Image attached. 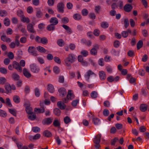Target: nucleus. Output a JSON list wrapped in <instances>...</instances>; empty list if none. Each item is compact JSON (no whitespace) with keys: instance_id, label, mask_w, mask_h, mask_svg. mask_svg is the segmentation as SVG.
Masks as SVG:
<instances>
[{"instance_id":"f257e3e1","label":"nucleus","mask_w":149,"mask_h":149,"mask_svg":"<svg viewBox=\"0 0 149 149\" xmlns=\"http://www.w3.org/2000/svg\"><path fill=\"white\" fill-rule=\"evenodd\" d=\"M76 59L75 56L73 54H69L65 60L66 65L69 69L71 68L70 65L74 63Z\"/></svg>"},{"instance_id":"f03ea898","label":"nucleus","mask_w":149,"mask_h":149,"mask_svg":"<svg viewBox=\"0 0 149 149\" xmlns=\"http://www.w3.org/2000/svg\"><path fill=\"white\" fill-rule=\"evenodd\" d=\"M30 67L31 70L33 73H37L40 70V69L38 66L34 63L31 64Z\"/></svg>"},{"instance_id":"7ed1b4c3","label":"nucleus","mask_w":149,"mask_h":149,"mask_svg":"<svg viewBox=\"0 0 149 149\" xmlns=\"http://www.w3.org/2000/svg\"><path fill=\"white\" fill-rule=\"evenodd\" d=\"M65 5L63 2L58 3L57 6V8L58 11L60 13H63L64 12V8Z\"/></svg>"},{"instance_id":"20e7f679","label":"nucleus","mask_w":149,"mask_h":149,"mask_svg":"<svg viewBox=\"0 0 149 149\" xmlns=\"http://www.w3.org/2000/svg\"><path fill=\"white\" fill-rule=\"evenodd\" d=\"M53 118L51 117L45 118L43 119L42 121V124L43 125H49L52 122Z\"/></svg>"},{"instance_id":"39448f33","label":"nucleus","mask_w":149,"mask_h":149,"mask_svg":"<svg viewBox=\"0 0 149 149\" xmlns=\"http://www.w3.org/2000/svg\"><path fill=\"white\" fill-rule=\"evenodd\" d=\"M36 48L33 46H30L28 49V52L29 53L32 55L36 56L37 55V54L36 52Z\"/></svg>"},{"instance_id":"423d86ee","label":"nucleus","mask_w":149,"mask_h":149,"mask_svg":"<svg viewBox=\"0 0 149 149\" xmlns=\"http://www.w3.org/2000/svg\"><path fill=\"white\" fill-rule=\"evenodd\" d=\"M13 66L19 72H21L22 71V68L20 65L16 61H14L13 62Z\"/></svg>"},{"instance_id":"0eeeda50","label":"nucleus","mask_w":149,"mask_h":149,"mask_svg":"<svg viewBox=\"0 0 149 149\" xmlns=\"http://www.w3.org/2000/svg\"><path fill=\"white\" fill-rule=\"evenodd\" d=\"M133 8V6L130 4H126L123 7V9L124 11L127 13L130 12Z\"/></svg>"},{"instance_id":"6e6552de","label":"nucleus","mask_w":149,"mask_h":149,"mask_svg":"<svg viewBox=\"0 0 149 149\" xmlns=\"http://www.w3.org/2000/svg\"><path fill=\"white\" fill-rule=\"evenodd\" d=\"M27 29L28 31L31 33H36V31L34 30L33 25L31 24L30 23L27 25Z\"/></svg>"},{"instance_id":"1a4fd4ad","label":"nucleus","mask_w":149,"mask_h":149,"mask_svg":"<svg viewBox=\"0 0 149 149\" xmlns=\"http://www.w3.org/2000/svg\"><path fill=\"white\" fill-rule=\"evenodd\" d=\"M81 42L83 44H84L90 47L92 45V42L90 40H86L84 38L82 39L81 40Z\"/></svg>"},{"instance_id":"9d476101","label":"nucleus","mask_w":149,"mask_h":149,"mask_svg":"<svg viewBox=\"0 0 149 149\" xmlns=\"http://www.w3.org/2000/svg\"><path fill=\"white\" fill-rule=\"evenodd\" d=\"M101 138V135L100 134H99L95 136L93 142L95 144H98L99 143Z\"/></svg>"},{"instance_id":"9b49d317","label":"nucleus","mask_w":149,"mask_h":149,"mask_svg":"<svg viewBox=\"0 0 149 149\" xmlns=\"http://www.w3.org/2000/svg\"><path fill=\"white\" fill-rule=\"evenodd\" d=\"M23 72L24 75L27 78H30L31 77V75L30 72L26 68H24L23 70Z\"/></svg>"},{"instance_id":"f8f14e48","label":"nucleus","mask_w":149,"mask_h":149,"mask_svg":"<svg viewBox=\"0 0 149 149\" xmlns=\"http://www.w3.org/2000/svg\"><path fill=\"white\" fill-rule=\"evenodd\" d=\"M148 107L147 105L145 104H143L140 105L139 109L142 112H144L147 110Z\"/></svg>"},{"instance_id":"ddd939ff","label":"nucleus","mask_w":149,"mask_h":149,"mask_svg":"<svg viewBox=\"0 0 149 149\" xmlns=\"http://www.w3.org/2000/svg\"><path fill=\"white\" fill-rule=\"evenodd\" d=\"M99 76L100 79L102 80H104L106 78V74L105 72L102 71L99 72Z\"/></svg>"},{"instance_id":"4468645a","label":"nucleus","mask_w":149,"mask_h":149,"mask_svg":"<svg viewBox=\"0 0 149 149\" xmlns=\"http://www.w3.org/2000/svg\"><path fill=\"white\" fill-rule=\"evenodd\" d=\"M1 40L3 42H10L11 41L10 38H8L5 35H2L1 37Z\"/></svg>"},{"instance_id":"2eb2a0df","label":"nucleus","mask_w":149,"mask_h":149,"mask_svg":"<svg viewBox=\"0 0 149 149\" xmlns=\"http://www.w3.org/2000/svg\"><path fill=\"white\" fill-rule=\"evenodd\" d=\"M4 88L6 92H5L6 93L8 94L9 93H11V86L10 84H6L4 86Z\"/></svg>"},{"instance_id":"dca6fc26","label":"nucleus","mask_w":149,"mask_h":149,"mask_svg":"<svg viewBox=\"0 0 149 149\" xmlns=\"http://www.w3.org/2000/svg\"><path fill=\"white\" fill-rule=\"evenodd\" d=\"M49 22L52 24L56 25L58 23V20L55 17H53L50 19Z\"/></svg>"},{"instance_id":"f3484780","label":"nucleus","mask_w":149,"mask_h":149,"mask_svg":"<svg viewBox=\"0 0 149 149\" xmlns=\"http://www.w3.org/2000/svg\"><path fill=\"white\" fill-rule=\"evenodd\" d=\"M57 105L58 107L61 110L64 109L66 107L65 105L63 103H62L61 101L58 102Z\"/></svg>"},{"instance_id":"a211bd4d","label":"nucleus","mask_w":149,"mask_h":149,"mask_svg":"<svg viewBox=\"0 0 149 149\" xmlns=\"http://www.w3.org/2000/svg\"><path fill=\"white\" fill-rule=\"evenodd\" d=\"M94 74L95 77L96 76V74L94 72L91 70H89L87 72V74L85 75V77L87 81H89L90 77L91 75Z\"/></svg>"},{"instance_id":"6ab92c4d","label":"nucleus","mask_w":149,"mask_h":149,"mask_svg":"<svg viewBox=\"0 0 149 149\" xmlns=\"http://www.w3.org/2000/svg\"><path fill=\"white\" fill-rule=\"evenodd\" d=\"M58 92L61 94L60 95L62 96H64L67 93L65 89L64 88H61L59 89Z\"/></svg>"},{"instance_id":"aec40b11","label":"nucleus","mask_w":149,"mask_h":149,"mask_svg":"<svg viewBox=\"0 0 149 149\" xmlns=\"http://www.w3.org/2000/svg\"><path fill=\"white\" fill-rule=\"evenodd\" d=\"M43 135L47 137H50L52 136V133L48 130H45L43 132Z\"/></svg>"},{"instance_id":"412c9836","label":"nucleus","mask_w":149,"mask_h":149,"mask_svg":"<svg viewBox=\"0 0 149 149\" xmlns=\"http://www.w3.org/2000/svg\"><path fill=\"white\" fill-rule=\"evenodd\" d=\"M26 113L28 114L32 115L33 113V109L30 106H27L26 108Z\"/></svg>"},{"instance_id":"4be33fe9","label":"nucleus","mask_w":149,"mask_h":149,"mask_svg":"<svg viewBox=\"0 0 149 149\" xmlns=\"http://www.w3.org/2000/svg\"><path fill=\"white\" fill-rule=\"evenodd\" d=\"M62 26L67 31V32L68 33L70 34L72 33V30L69 26L65 24L63 25Z\"/></svg>"},{"instance_id":"5701e85b","label":"nucleus","mask_w":149,"mask_h":149,"mask_svg":"<svg viewBox=\"0 0 149 149\" xmlns=\"http://www.w3.org/2000/svg\"><path fill=\"white\" fill-rule=\"evenodd\" d=\"M72 91L71 90H69L68 91V93L67 95V97L70 99V100H72L74 98V95L73 93H72Z\"/></svg>"},{"instance_id":"b1692460","label":"nucleus","mask_w":149,"mask_h":149,"mask_svg":"<svg viewBox=\"0 0 149 149\" xmlns=\"http://www.w3.org/2000/svg\"><path fill=\"white\" fill-rule=\"evenodd\" d=\"M53 125L56 127H58V128L60 127L61 124L60 122L57 120H55L53 122Z\"/></svg>"},{"instance_id":"393cba45","label":"nucleus","mask_w":149,"mask_h":149,"mask_svg":"<svg viewBox=\"0 0 149 149\" xmlns=\"http://www.w3.org/2000/svg\"><path fill=\"white\" fill-rule=\"evenodd\" d=\"M34 111L35 112H37V113H43L45 112V109L44 107L41 109L35 108Z\"/></svg>"},{"instance_id":"a878e982","label":"nucleus","mask_w":149,"mask_h":149,"mask_svg":"<svg viewBox=\"0 0 149 149\" xmlns=\"http://www.w3.org/2000/svg\"><path fill=\"white\" fill-rule=\"evenodd\" d=\"M55 25L51 24L47 26L46 29L49 31H54L55 30Z\"/></svg>"},{"instance_id":"bb28decb","label":"nucleus","mask_w":149,"mask_h":149,"mask_svg":"<svg viewBox=\"0 0 149 149\" xmlns=\"http://www.w3.org/2000/svg\"><path fill=\"white\" fill-rule=\"evenodd\" d=\"M37 50L41 53H45L46 51V50L43 47L39 46L36 48Z\"/></svg>"},{"instance_id":"cd10ccee","label":"nucleus","mask_w":149,"mask_h":149,"mask_svg":"<svg viewBox=\"0 0 149 149\" xmlns=\"http://www.w3.org/2000/svg\"><path fill=\"white\" fill-rule=\"evenodd\" d=\"M3 23L5 26H8L10 25V20L8 18H5L3 20Z\"/></svg>"},{"instance_id":"c85d7f7f","label":"nucleus","mask_w":149,"mask_h":149,"mask_svg":"<svg viewBox=\"0 0 149 149\" xmlns=\"http://www.w3.org/2000/svg\"><path fill=\"white\" fill-rule=\"evenodd\" d=\"M73 18L75 20H80L81 19V16L79 14L76 13L73 15Z\"/></svg>"},{"instance_id":"c756f323","label":"nucleus","mask_w":149,"mask_h":149,"mask_svg":"<svg viewBox=\"0 0 149 149\" xmlns=\"http://www.w3.org/2000/svg\"><path fill=\"white\" fill-rule=\"evenodd\" d=\"M47 90L51 93H53L54 91V86L52 84H49L48 85Z\"/></svg>"},{"instance_id":"7c9ffc66","label":"nucleus","mask_w":149,"mask_h":149,"mask_svg":"<svg viewBox=\"0 0 149 149\" xmlns=\"http://www.w3.org/2000/svg\"><path fill=\"white\" fill-rule=\"evenodd\" d=\"M54 113L56 116H59L60 115L61 111L59 109L55 108L54 109Z\"/></svg>"},{"instance_id":"2f4dec72","label":"nucleus","mask_w":149,"mask_h":149,"mask_svg":"<svg viewBox=\"0 0 149 149\" xmlns=\"http://www.w3.org/2000/svg\"><path fill=\"white\" fill-rule=\"evenodd\" d=\"M13 79L15 81H17L19 80L20 77L19 76L15 73H13L12 74Z\"/></svg>"},{"instance_id":"473e14b6","label":"nucleus","mask_w":149,"mask_h":149,"mask_svg":"<svg viewBox=\"0 0 149 149\" xmlns=\"http://www.w3.org/2000/svg\"><path fill=\"white\" fill-rule=\"evenodd\" d=\"M13 100L16 103H18L20 102V99L19 97L17 95H15L13 97Z\"/></svg>"},{"instance_id":"72a5a7b5","label":"nucleus","mask_w":149,"mask_h":149,"mask_svg":"<svg viewBox=\"0 0 149 149\" xmlns=\"http://www.w3.org/2000/svg\"><path fill=\"white\" fill-rule=\"evenodd\" d=\"M8 15L7 12L5 10H0V16L1 17H5Z\"/></svg>"},{"instance_id":"f704fd0d","label":"nucleus","mask_w":149,"mask_h":149,"mask_svg":"<svg viewBox=\"0 0 149 149\" xmlns=\"http://www.w3.org/2000/svg\"><path fill=\"white\" fill-rule=\"evenodd\" d=\"M143 45V42L142 40H140L137 44V49H140Z\"/></svg>"},{"instance_id":"c9c22d12","label":"nucleus","mask_w":149,"mask_h":149,"mask_svg":"<svg viewBox=\"0 0 149 149\" xmlns=\"http://www.w3.org/2000/svg\"><path fill=\"white\" fill-rule=\"evenodd\" d=\"M36 15L37 18H41L43 16V14L40 10H38L36 12Z\"/></svg>"},{"instance_id":"e433bc0d","label":"nucleus","mask_w":149,"mask_h":149,"mask_svg":"<svg viewBox=\"0 0 149 149\" xmlns=\"http://www.w3.org/2000/svg\"><path fill=\"white\" fill-rule=\"evenodd\" d=\"M47 42L48 40L46 38L44 37L41 38L40 43H41L44 45H46Z\"/></svg>"},{"instance_id":"4c0bfd02","label":"nucleus","mask_w":149,"mask_h":149,"mask_svg":"<svg viewBox=\"0 0 149 149\" xmlns=\"http://www.w3.org/2000/svg\"><path fill=\"white\" fill-rule=\"evenodd\" d=\"M90 95L92 98H95L97 97L98 94L96 91H93L91 93Z\"/></svg>"},{"instance_id":"58836bf2","label":"nucleus","mask_w":149,"mask_h":149,"mask_svg":"<svg viewBox=\"0 0 149 149\" xmlns=\"http://www.w3.org/2000/svg\"><path fill=\"white\" fill-rule=\"evenodd\" d=\"M58 45L60 47H62L64 45V42L62 39H59L57 41Z\"/></svg>"},{"instance_id":"ea45409f","label":"nucleus","mask_w":149,"mask_h":149,"mask_svg":"<svg viewBox=\"0 0 149 149\" xmlns=\"http://www.w3.org/2000/svg\"><path fill=\"white\" fill-rule=\"evenodd\" d=\"M21 20L23 22H26L27 23H29L30 22L29 18L26 17L24 16L21 18Z\"/></svg>"},{"instance_id":"a19ab883","label":"nucleus","mask_w":149,"mask_h":149,"mask_svg":"<svg viewBox=\"0 0 149 149\" xmlns=\"http://www.w3.org/2000/svg\"><path fill=\"white\" fill-rule=\"evenodd\" d=\"M35 95L37 97H38L40 96V93L38 88H36L35 89Z\"/></svg>"},{"instance_id":"79ce46f5","label":"nucleus","mask_w":149,"mask_h":149,"mask_svg":"<svg viewBox=\"0 0 149 149\" xmlns=\"http://www.w3.org/2000/svg\"><path fill=\"white\" fill-rule=\"evenodd\" d=\"M93 122L95 125H97L100 121V120L97 118L92 117Z\"/></svg>"},{"instance_id":"37998d69","label":"nucleus","mask_w":149,"mask_h":149,"mask_svg":"<svg viewBox=\"0 0 149 149\" xmlns=\"http://www.w3.org/2000/svg\"><path fill=\"white\" fill-rule=\"evenodd\" d=\"M97 50L95 49L94 48H92L91 49L90 52L91 54L92 55L95 56L97 54Z\"/></svg>"},{"instance_id":"c03bdc74","label":"nucleus","mask_w":149,"mask_h":149,"mask_svg":"<svg viewBox=\"0 0 149 149\" xmlns=\"http://www.w3.org/2000/svg\"><path fill=\"white\" fill-rule=\"evenodd\" d=\"M9 112L15 116H16L17 111L13 109H8Z\"/></svg>"},{"instance_id":"a18cd8bd","label":"nucleus","mask_w":149,"mask_h":149,"mask_svg":"<svg viewBox=\"0 0 149 149\" xmlns=\"http://www.w3.org/2000/svg\"><path fill=\"white\" fill-rule=\"evenodd\" d=\"M0 72L2 74H6L7 73V70L3 67L0 68Z\"/></svg>"},{"instance_id":"49530a36","label":"nucleus","mask_w":149,"mask_h":149,"mask_svg":"<svg viewBox=\"0 0 149 149\" xmlns=\"http://www.w3.org/2000/svg\"><path fill=\"white\" fill-rule=\"evenodd\" d=\"M101 26L103 28L106 29L108 27L109 24L107 22H102Z\"/></svg>"},{"instance_id":"de8ad7c7","label":"nucleus","mask_w":149,"mask_h":149,"mask_svg":"<svg viewBox=\"0 0 149 149\" xmlns=\"http://www.w3.org/2000/svg\"><path fill=\"white\" fill-rule=\"evenodd\" d=\"M17 14L18 16L21 18L24 16L23 12L21 10H18L17 12Z\"/></svg>"},{"instance_id":"09e8293b","label":"nucleus","mask_w":149,"mask_h":149,"mask_svg":"<svg viewBox=\"0 0 149 149\" xmlns=\"http://www.w3.org/2000/svg\"><path fill=\"white\" fill-rule=\"evenodd\" d=\"M124 26L125 28L126 29L129 25V21L127 18H126L124 20Z\"/></svg>"},{"instance_id":"8fccbe9b","label":"nucleus","mask_w":149,"mask_h":149,"mask_svg":"<svg viewBox=\"0 0 149 149\" xmlns=\"http://www.w3.org/2000/svg\"><path fill=\"white\" fill-rule=\"evenodd\" d=\"M71 121V120L68 116H66L64 119V121L66 124H67L69 123Z\"/></svg>"},{"instance_id":"3c124183","label":"nucleus","mask_w":149,"mask_h":149,"mask_svg":"<svg viewBox=\"0 0 149 149\" xmlns=\"http://www.w3.org/2000/svg\"><path fill=\"white\" fill-rule=\"evenodd\" d=\"M32 130L34 132H39L40 131V129L38 127H33L32 128Z\"/></svg>"},{"instance_id":"603ef678","label":"nucleus","mask_w":149,"mask_h":149,"mask_svg":"<svg viewBox=\"0 0 149 149\" xmlns=\"http://www.w3.org/2000/svg\"><path fill=\"white\" fill-rule=\"evenodd\" d=\"M6 104L10 107H12L13 106L11 103L10 99L8 98H6Z\"/></svg>"},{"instance_id":"864d4df0","label":"nucleus","mask_w":149,"mask_h":149,"mask_svg":"<svg viewBox=\"0 0 149 149\" xmlns=\"http://www.w3.org/2000/svg\"><path fill=\"white\" fill-rule=\"evenodd\" d=\"M88 13V12L87 9H83L81 11V14L84 16H87Z\"/></svg>"},{"instance_id":"5fc2aeb1","label":"nucleus","mask_w":149,"mask_h":149,"mask_svg":"<svg viewBox=\"0 0 149 149\" xmlns=\"http://www.w3.org/2000/svg\"><path fill=\"white\" fill-rule=\"evenodd\" d=\"M103 115L105 116H108L109 114V111L107 109H105L104 110L103 112Z\"/></svg>"},{"instance_id":"6e6d98bb","label":"nucleus","mask_w":149,"mask_h":149,"mask_svg":"<svg viewBox=\"0 0 149 149\" xmlns=\"http://www.w3.org/2000/svg\"><path fill=\"white\" fill-rule=\"evenodd\" d=\"M6 81V79L4 77H0V84H4Z\"/></svg>"},{"instance_id":"4d7b16f0","label":"nucleus","mask_w":149,"mask_h":149,"mask_svg":"<svg viewBox=\"0 0 149 149\" xmlns=\"http://www.w3.org/2000/svg\"><path fill=\"white\" fill-rule=\"evenodd\" d=\"M142 95L145 97H146L147 95V91L146 89L142 88L141 89Z\"/></svg>"},{"instance_id":"13d9d810","label":"nucleus","mask_w":149,"mask_h":149,"mask_svg":"<svg viewBox=\"0 0 149 149\" xmlns=\"http://www.w3.org/2000/svg\"><path fill=\"white\" fill-rule=\"evenodd\" d=\"M54 61L58 64H61V61L60 59L57 56H55L54 58Z\"/></svg>"},{"instance_id":"bf43d9fd","label":"nucleus","mask_w":149,"mask_h":149,"mask_svg":"<svg viewBox=\"0 0 149 149\" xmlns=\"http://www.w3.org/2000/svg\"><path fill=\"white\" fill-rule=\"evenodd\" d=\"M69 21L68 18L66 17L63 18L62 19V22L64 24L68 23Z\"/></svg>"},{"instance_id":"052dcab7","label":"nucleus","mask_w":149,"mask_h":149,"mask_svg":"<svg viewBox=\"0 0 149 149\" xmlns=\"http://www.w3.org/2000/svg\"><path fill=\"white\" fill-rule=\"evenodd\" d=\"M36 115L35 114L33 115H30L28 116V118L32 120H35L36 118Z\"/></svg>"},{"instance_id":"680f3d73","label":"nucleus","mask_w":149,"mask_h":149,"mask_svg":"<svg viewBox=\"0 0 149 149\" xmlns=\"http://www.w3.org/2000/svg\"><path fill=\"white\" fill-rule=\"evenodd\" d=\"M81 54L84 57H86L88 55V51L85 50L82 51L81 52Z\"/></svg>"},{"instance_id":"e2e57ef3","label":"nucleus","mask_w":149,"mask_h":149,"mask_svg":"<svg viewBox=\"0 0 149 149\" xmlns=\"http://www.w3.org/2000/svg\"><path fill=\"white\" fill-rule=\"evenodd\" d=\"M127 55L128 56L130 57H133L134 55V53L132 50H130L127 52Z\"/></svg>"},{"instance_id":"0e129e2a","label":"nucleus","mask_w":149,"mask_h":149,"mask_svg":"<svg viewBox=\"0 0 149 149\" xmlns=\"http://www.w3.org/2000/svg\"><path fill=\"white\" fill-rule=\"evenodd\" d=\"M8 57L10 59H13L14 58V55L12 52H9L8 54Z\"/></svg>"},{"instance_id":"69168bd1","label":"nucleus","mask_w":149,"mask_h":149,"mask_svg":"<svg viewBox=\"0 0 149 149\" xmlns=\"http://www.w3.org/2000/svg\"><path fill=\"white\" fill-rule=\"evenodd\" d=\"M0 116L3 117H6L7 113L4 111L0 109Z\"/></svg>"},{"instance_id":"338daca9","label":"nucleus","mask_w":149,"mask_h":149,"mask_svg":"<svg viewBox=\"0 0 149 149\" xmlns=\"http://www.w3.org/2000/svg\"><path fill=\"white\" fill-rule=\"evenodd\" d=\"M53 70L54 72L56 74H58L60 70L59 68L56 66L54 67Z\"/></svg>"},{"instance_id":"774afa93","label":"nucleus","mask_w":149,"mask_h":149,"mask_svg":"<svg viewBox=\"0 0 149 149\" xmlns=\"http://www.w3.org/2000/svg\"><path fill=\"white\" fill-rule=\"evenodd\" d=\"M121 34L123 37L124 38L127 37L128 36V32L126 31H123L121 33Z\"/></svg>"}]
</instances>
